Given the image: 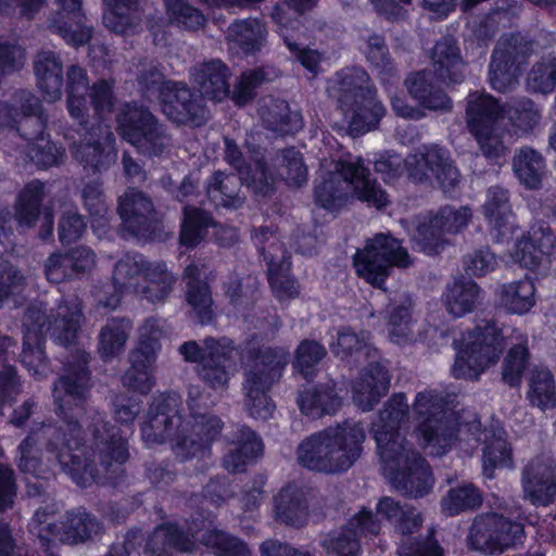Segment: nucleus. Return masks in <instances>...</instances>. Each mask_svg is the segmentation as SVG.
I'll return each mask as SVG.
<instances>
[{"instance_id":"1","label":"nucleus","mask_w":556,"mask_h":556,"mask_svg":"<svg viewBox=\"0 0 556 556\" xmlns=\"http://www.w3.org/2000/svg\"><path fill=\"white\" fill-rule=\"evenodd\" d=\"M90 361L88 352L77 350L55 381L53 396L58 420L42 427L45 450L56 459L76 485L117 488L126 478L123 466L129 459L127 440L116 433L110 434V424L97 413L88 430L96 443H103L99 451V468L96 463L97 453L86 444L80 424L91 389Z\"/></svg>"},{"instance_id":"17","label":"nucleus","mask_w":556,"mask_h":556,"mask_svg":"<svg viewBox=\"0 0 556 556\" xmlns=\"http://www.w3.org/2000/svg\"><path fill=\"white\" fill-rule=\"evenodd\" d=\"M162 112L174 124L202 127L208 118L203 97L185 81H164L159 89Z\"/></svg>"},{"instance_id":"52","label":"nucleus","mask_w":556,"mask_h":556,"mask_svg":"<svg viewBox=\"0 0 556 556\" xmlns=\"http://www.w3.org/2000/svg\"><path fill=\"white\" fill-rule=\"evenodd\" d=\"M186 302L190 307L188 315L195 324L207 326L215 320L214 301L208 282L190 283L186 289Z\"/></svg>"},{"instance_id":"16","label":"nucleus","mask_w":556,"mask_h":556,"mask_svg":"<svg viewBox=\"0 0 556 556\" xmlns=\"http://www.w3.org/2000/svg\"><path fill=\"white\" fill-rule=\"evenodd\" d=\"M181 412L182 399L178 392L165 391L153 396L141 428L144 441L150 444L168 442L174 450L186 422Z\"/></svg>"},{"instance_id":"21","label":"nucleus","mask_w":556,"mask_h":556,"mask_svg":"<svg viewBox=\"0 0 556 556\" xmlns=\"http://www.w3.org/2000/svg\"><path fill=\"white\" fill-rule=\"evenodd\" d=\"M74 159L89 174H102L116 161L115 136L110 126L98 124L87 129V135L72 150Z\"/></svg>"},{"instance_id":"8","label":"nucleus","mask_w":556,"mask_h":556,"mask_svg":"<svg viewBox=\"0 0 556 556\" xmlns=\"http://www.w3.org/2000/svg\"><path fill=\"white\" fill-rule=\"evenodd\" d=\"M375 169L391 180L405 169L408 176L416 180H435L444 190L453 189L459 181V172L454 166L446 150L439 147L426 148L420 154L403 160L399 154L387 153L375 162Z\"/></svg>"},{"instance_id":"41","label":"nucleus","mask_w":556,"mask_h":556,"mask_svg":"<svg viewBox=\"0 0 556 556\" xmlns=\"http://www.w3.org/2000/svg\"><path fill=\"white\" fill-rule=\"evenodd\" d=\"M264 124L282 134L295 132L303 126L302 115L298 110H291L283 100H268L260 111Z\"/></svg>"},{"instance_id":"7","label":"nucleus","mask_w":556,"mask_h":556,"mask_svg":"<svg viewBox=\"0 0 556 556\" xmlns=\"http://www.w3.org/2000/svg\"><path fill=\"white\" fill-rule=\"evenodd\" d=\"M49 518L45 509H37L28 525V531L39 546L51 555L58 544L86 543L103 532L102 522L83 506L67 510L60 523L49 521Z\"/></svg>"},{"instance_id":"19","label":"nucleus","mask_w":556,"mask_h":556,"mask_svg":"<svg viewBox=\"0 0 556 556\" xmlns=\"http://www.w3.org/2000/svg\"><path fill=\"white\" fill-rule=\"evenodd\" d=\"M49 320L46 312L29 305L23 318V328L48 330L55 342L63 346L76 343L80 331L83 311L78 304L59 305L56 314Z\"/></svg>"},{"instance_id":"5","label":"nucleus","mask_w":556,"mask_h":556,"mask_svg":"<svg viewBox=\"0 0 556 556\" xmlns=\"http://www.w3.org/2000/svg\"><path fill=\"white\" fill-rule=\"evenodd\" d=\"M412 421L418 444L431 455L444 454L457 439L468 440L480 429V422L473 418L457 424L456 435L454 413L447 412L443 396L433 390L416 395Z\"/></svg>"},{"instance_id":"42","label":"nucleus","mask_w":556,"mask_h":556,"mask_svg":"<svg viewBox=\"0 0 556 556\" xmlns=\"http://www.w3.org/2000/svg\"><path fill=\"white\" fill-rule=\"evenodd\" d=\"M14 100L18 103L17 128L18 136L22 132L31 131L39 128V134L48 128V114L46 113L41 100L27 90H18L14 93Z\"/></svg>"},{"instance_id":"23","label":"nucleus","mask_w":556,"mask_h":556,"mask_svg":"<svg viewBox=\"0 0 556 556\" xmlns=\"http://www.w3.org/2000/svg\"><path fill=\"white\" fill-rule=\"evenodd\" d=\"M316 2L317 0H281V3L276 5L273 13V18L279 26L280 34L288 49L309 72L317 71L321 60L320 54L315 50L301 48V43L294 40L293 33L299 28L300 22L289 11L301 14L306 10H311Z\"/></svg>"},{"instance_id":"20","label":"nucleus","mask_w":556,"mask_h":556,"mask_svg":"<svg viewBox=\"0 0 556 556\" xmlns=\"http://www.w3.org/2000/svg\"><path fill=\"white\" fill-rule=\"evenodd\" d=\"M471 216V210L467 206H444L418 226L414 238L425 253H438L447 243L446 237L465 229Z\"/></svg>"},{"instance_id":"15","label":"nucleus","mask_w":556,"mask_h":556,"mask_svg":"<svg viewBox=\"0 0 556 556\" xmlns=\"http://www.w3.org/2000/svg\"><path fill=\"white\" fill-rule=\"evenodd\" d=\"M199 393L198 389L189 390L187 404L193 421L185 422L179 440L174 443V453L182 462L208 454L224 426L218 416L201 412Z\"/></svg>"},{"instance_id":"11","label":"nucleus","mask_w":556,"mask_h":556,"mask_svg":"<svg viewBox=\"0 0 556 556\" xmlns=\"http://www.w3.org/2000/svg\"><path fill=\"white\" fill-rule=\"evenodd\" d=\"M179 352L188 363L197 364L199 379L213 390L228 386L236 369L233 342L227 338L206 337L202 345L197 341H186Z\"/></svg>"},{"instance_id":"25","label":"nucleus","mask_w":556,"mask_h":556,"mask_svg":"<svg viewBox=\"0 0 556 556\" xmlns=\"http://www.w3.org/2000/svg\"><path fill=\"white\" fill-rule=\"evenodd\" d=\"M94 265V252L88 247L78 245L50 254L45 264V275L48 281L59 285L81 279Z\"/></svg>"},{"instance_id":"64","label":"nucleus","mask_w":556,"mask_h":556,"mask_svg":"<svg viewBox=\"0 0 556 556\" xmlns=\"http://www.w3.org/2000/svg\"><path fill=\"white\" fill-rule=\"evenodd\" d=\"M144 255L138 252L124 254L114 265L112 280L116 290L128 289L131 280L141 277Z\"/></svg>"},{"instance_id":"9","label":"nucleus","mask_w":556,"mask_h":556,"mask_svg":"<svg viewBox=\"0 0 556 556\" xmlns=\"http://www.w3.org/2000/svg\"><path fill=\"white\" fill-rule=\"evenodd\" d=\"M507 330L498 329L493 321H484L464 333L456 343L453 376L477 379L486 368L496 364L505 346Z\"/></svg>"},{"instance_id":"13","label":"nucleus","mask_w":556,"mask_h":556,"mask_svg":"<svg viewBox=\"0 0 556 556\" xmlns=\"http://www.w3.org/2000/svg\"><path fill=\"white\" fill-rule=\"evenodd\" d=\"M116 124L121 137L144 154L161 156L165 152L166 128L149 108L126 103L116 116Z\"/></svg>"},{"instance_id":"34","label":"nucleus","mask_w":556,"mask_h":556,"mask_svg":"<svg viewBox=\"0 0 556 556\" xmlns=\"http://www.w3.org/2000/svg\"><path fill=\"white\" fill-rule=\"evenodd\" d=\"M89 88L87 71L78 64L68 66L65 83L66 108L70 116L86 129L89 125Z\"/></svg>"},{"instance_id":"6","label":"nucleus","mask_w":556,"mask_h":556,"mask_svg":"<svg viewBox=\"0 0 556 556\" xmlns=\"http://www.w3.org/2000/svg\"><path fill=\"white\" fill-rule=\"evenodd\" d=\"M329 96L337 100L353 136L375 129L386 114V108L370 87L369 77L362 68L338 73L328 85Z\"/></svg>"},{"instance_id":"10","label":"nucleus","mask_w":556,"mask_h":556,"mask_svg":"<svg viewBox=\"0 0 556 556\" xmlns=\"http://www.w3.org/2000/svg\"><path fill=\"white\" fill-rule=\"evenodd\" d=\"M466 122L482 154L498 162L505 156L511 135L504 131V110L491 96L473 92L468 96Z\"/></svg>"},{"instance_id":"46","label":"nucleus","mask_w":556,"mask_h":556,"mask_svg":"<svg viewBox=\"0 0 556 556\" xmlns=\"http://www.w3.org/2000/svg\"><path fill=\"white\" fill-rule=\"evenodd\" d=\"M480 301V289L473 281H455L447 287L443 302L446 311L455 316L463 317L472 312Z\"/></svg>"},{"instance_id":"50","label":"nucleus","mask_w":556,"mask_h":556,"mask_svg":"<svg viewBox=\"0 0 556 556\" xmlns=\"http://www.w3.org/2000/svg\"><path fill=\"white\" fill-rule=\"evenodd\" d=\"M500 300L510 313L525 314L535 304L534 285L528 278L504 283L500 289Z\"/></svg>"},{"instance_id":"22","label":"nucleus","mask_w":556,"mask_h":556,"mask_svg":"<svg viewBox=\"0 0 556 556\" xmlns=\"http://www.w3.org/2000/svg\"><path fill=\"white\" fill-rule=\"evenodd\" d=\"M508 252L514 262L531 270L539 269L547 254L556 244V238L544 224H535L527 232L517 231L504 243L509 244Z\"/></svg>"},{"instance_id":"55","label":"nucleus","mask_w":556,"mask_h":556,"mask_svg":"<svg viewBox=\"0 0 556 556\" xmlns=\"http://www.w3.org/2000/svg\"><path fill=\"white\" fill-rule=\"evenodd\" d=\"M330 349L341 359L354 357L356 362L366 359L371 353L368 336L366 333L358 336L350 328L338 330L337 340L330 343Z\"/></svg>"},{"instance_id":"59","label":"nucleus","mask_w":556,"mask_h":556,"mask_svg":"<svg viewBox=\"0 0 556 556\" xmlns=\"http://www.w3.org/2000/svg\"><path fill=\"white\" fill-rule=\"evenodd\" d=\"M482 503V496L472 484L451 489L442 500V509L448 516L458 515L467 509H475Z\"/></svg>"},{"instance_id":"18","label":"nucleus","mask_w":556,"mask_h":556,"mask_svg":"<svg viewBox=\"0 0 556 556\" xmlns=\"http://www.w3.org/2000/svg\"><path fill=\"white\" fill-rule=\"evenodd\" d=\"M523 536V528L497 514L477 516L467 541L470 548L485 555L501 554L516 545Z\"/></svg>"},{"instance_id":"12","label":"nucleus","mask_w":556,"mask_h":556,"mask_svg":"<svg viewBox=\"0 0 556 556\" xmlns=\"http://www.w3.org/2000/svg\"><path fill=\"white\" fill-rule=\"evenodd\" d=\"M410 264L412 260L401 242L382 233L367 240L353 257L356 275L376 288L384 285L392 267L405 268Z\"/></svg>"},{"instance_id":"44","label":"nucleus","mask_w":556,"mask_h":556,"mask_svg":"<svg viewBox=\"0 0 556 556\" xmlns=\"http://www.w3.org/2000/svg\"><path fill=\"white\" fill-rule=\"evenodd\" d=\"M131 321L126 317L109 318L99 334L98 351L103 359H111L123 352Z\"/></svg>"},{"instance_id":"26","label":"nucleus","mask_w":556,"mask_h":556,"mask_svg":"<svg viewBox=\"0 0 556 556\" xmlns=\"http://www.w3.org/2000/svg\"><path fill=\"white\" fill-rule=\"evenodd\" d=\"M525 498L534 505L546 506L556 497V464L547 456L531 459L522 472Z\"/></svg>"},{"instance_id":"57","label":"nucleus","mask_w":556,"mask_h":556,"mask_svg":"<svg viewBox=\"0 0 556 556\" xmlns=\"http://www.w3.org/2000/svg\"><path fill=\"white\" fill-rule=\"evenodd\" d=\"M277 517L292 526H300L307 515L306 504L296 488L289 485L282 489L275 498Z\"/></svg>"},{"instance_id":"3","label":"nucleus","mask_w":556,"mask_h":556,"mask_svg":"<svg viewBox=\"0 0 556 556\" xmlns=\"http://www.w3.org/2000/svg\"><path fill=\"white\" fill-rule=\"evenodd\" d=\"M366 434L359 422L345 421L316 432L298 450L300 464L311 470L339 473L350 469L361 457Z\"/></svg>"},{"instance_id":"54","label":"nucleus","mask_w":556,"mask_h":556,"mask_svg":"<svg viewBox=\"0 0 556 556\" xmlns=\"http://www.w3.org/2000/svg\"><path fill=\"white\" fill-rule=\"evenodd\" d=\"M528 399L541 409L556 405V386L552 372L545 367L532 369L529 379Z\"/></svg>"},{"instance_id":"62","label":"nucleus","mask_w":556,"mask_h":556,"mask_svg":"<svg viewBox=\"0 0 556 556\" xmlns=\"http://www.w3.org/2000/svg\"><path fill=\"white\" fill-rule=\"evenodd\" d=\"M278 175L292 187H301L307 181V167L301 153L293 148L283 150L277 157Z\"/></svg>"},{"instance_id":"35","label":"nucleus","mask_w":556,"mask_h":556,"mask_svg":"<svg viewBox=\"0 0 556 556\" xmlns=\"http://www.w3.org/2000/svg\"><path fill=\"white\" fill-rule=\"evenodd\" d=\"M37 86L47 102L62 98L64 72L61 59L51 51L39 53L34 62Z\"/></svg>"},{"instance_id":"63","label":"nucleus","mask_w":556,"mask_h":556,"mask_svg":"<svg viewBox=\"0 0 556 556\" xmlns=\"http://www.w3.org/2000/svg\"><path fill=\"white\" fill-rule=\"evenodd\" d=\"M377 514L392 522L402 533L418 528L422 520L415 510H404L390 497L382 498L377 506Z\"/></svg>"},{"instance_id":"58","label":"nucleus","mask_w":556,"mask_h":556,"mask_svg":"<svg viewBox=\"0 0 556 556\" xmlns=\"http://www.w3.org/2000/svg\"><path fill=\"white\" fill-rule=\"evenodd\" d=\"M177 469L170 460L151 462L146 465V478L159 492L170 494L172 498H188V492L173 488L177 479Z\"/></svg>"},{"instance_id":"29","label":"nucleus","mask_w":556,"mask_h":556,"mask_svg":"<svg viewBox=\"0 0 556 556\" xmlns=\"http://www.w3.org/2000/svg\"><path fill=\"white\" fill-rule=\"evenodd\" d=\"M192 535L177 521H164L155 526L146 539L143 552L148 556H174L194 552Z\"/></svg>"},{"instance_id":"47","label":"nucleus","mask_w":556,"mask_h":556,"mask_svg":"<svg viewBox=\"0 0 556 556\" xmlns=\"http://www.w3.org/2000/svg\"><path fill=\"white\" fill-rule=\"evenodd\" d=\"M141 277L147 282L142 293L152 303L163 302L173 289L174 279L164 262L150 263L144 258Z\"/></svg>"},{"instance_id":"60","label":"nucleus","mask_w":556,"mask_h":556,"mask_svg":"<svg viewBox=\"0 0 556 556\" xmlns=\"http://www.w3.org/2000/svg\"><path fill=\"white\" fill-rule=\"evenodd\" d=\"M200 543L215 556H243V540L224 530H205L200 536Z\"/></svg>"},{"instance_id":"53","label":"nucleus","mask_w":556,"mask_h":556,"mask_svg":"<svg viewBox=\"0 0 556 556\" xmlns=\"http://www.w3.org/2000/svg\"><path fill=\"white\" fill-rule=\"evenodd\" d=\"M490 83L497 91H507L517 83V68L514 67L511 52L500 42L490 64Z\"/></svg>"},{"instance_id":"49","label":"nucleus","mask_w":556,"mask_h":556,"mask_svg":"<svg viewBox=\"0 0 556 556\" xmlns=\"http://www.w3.org/2000/svg\"><path fill=\"white\" fill-rule=\"evenodd\" d=\"M483 435V473L488 478H493L496 468L511 465V450L503 430L484 431Z\"/></svg>"},{"instance_id":"32","label":"nucleus","mask_w":556,"mask_h":556,"mask_svg":"<svg viewBox=\"0 0 556 556\" xmlns=\"http://www.w3.org/2000/svg\"><path fill=\"white\" fill-rule=\"evenodd\" d=\"M390 377L380 364H371L362 370L352 384V399L354 404L364 412L372 407L384 396L389 390Z\"/></svg>"},{"instance_id":"51","label":"nucleus","mask_w":556,"mask_h":556,"mask_svg":"<svg viewBox=\"0 0 556 556\" xmlns=\"http://www.w3.org/2000/svg\"><path fill=\"white\" fill-rule=\"evenodd\" d=\"M513 166L519 181L527 188L535 189L541 185L545 164L538 151L531 148L518 150L515 153Z\"/></svg>"},{"instance_id":"45","label":"nucleus","mask_w":556,"mask_h":556,"mask_svg":"<svg viewBox=\"0 0 556 556\" xmlns=\"http://www.w3.org/2000/svg\"><path fill=\"white\" fill-rule=\"evenodd\" d=\"M290 263L285 254L281 257L270 254L268 260V280L275 298L279 302H286L296 298L300 286L290 276Z\"/></svg>"},{"instance_id":"28","label":"nucleus","mask_w":556,"mask_h":556,"mask_svg":"<svg viewBox=\"0 0 556 556\" xmlns=\"http://www.w3.org/2000/svg\"><path fill=\"white\" fill-rule=\"evenodd\" d=\"M380 522L367 510H361L350 520L349 526L340 531L328 533L320 542L328 554L337 556H358V533L377 534Z\"/></svg>"},{"instance_id":"2","label":"nucleus","mask_w":556,"mask_h":556,"mask_svg":"<svg viewBox=\"0 0 556 556\" xmlns=\"http://www.w3.org/2000/svg\"><path fill=\"white\" fill-rule=\"evenodd\" d=\"M408 420V403L404 394H394L372 422L371 432L383 464L386 476L393 485L414 497L422 496L432 486L429 466L401 438L399 429Z\"/></svg>"},{"instance_id":"48","label":"nucleus","mask_w":556,"mask_h":556,"mask_svg":"<svg viewBox=\"0 0 556 556\" xmlns=\"http://www.w3.org/2000/svg\"><path fill=\"white\" fill-rule=\"evenodd\" d=\"M299 406L303 414L319 418L327 414H334L341 406V397L332 387L312 388L300 395Z\"/></svg>"},{"instance_id":"30","label":"nucleus","mask_w":556,"mask_h":556,"mask_svg":"<svg viewBox=\"0 0 556 556\" xmlns=\"http://www.w3.org/2000/svg\"><path fill=\"white\" fill-rule=\"evenodd\" d=\"M483 214L489 222L490 233L496 242L508 241L517 231L515 216L506 190L493 187L486 194Z\"/></svg>"},{"instance_id":"56","label":"nucleus","mask_w":556,"mask_h":556,"mask_svg":"<svg viewBox=\"0 0 556 556\" xmlns=\"http://www.w3.org/2000/svg\"><path fill=\"white\" fill-rule=\"evenodd\" d=\"M412 300L406 295L392 304L389 317V337L396 344H403L413 337L414 320L412 317Z\"/></svg>"},{"instance_id":"33","label":"nucleus","mask_w":556,"mask_h":556,"mask_svg":"<svg viewBox=\"0 0 556 556\" xmlns=\"http://www.w3.org/2000/svg\"><path fill=\"white\" fill-rule=\"evenodd\" d=\"M231 73L229 67L219 59H213L200 64L193 73V83L203 99L222 102L230 96Z\"/></svg>"},{"instance_id":"24","label":"nucleus","mask_w":556,"mask_h":556,"mask_svg":"<svg viewBox=\"0 0 556 556\" xmlns=\"http://www.w3.org/2000/svg\"><path fill=\"white\" fill-rule=\"evenodd\" d=\"M287 363L285 352L278 353L269 349L260 352L253 359L254 376L262 384V389H250L248 396L251 403L245 402V406L249 405L250 414L254 418L265 419L271 414L273 405L265 393V388L280 377Z\"/></svg>"},{"instance_id":"61","label":"nucleus","mask_w":556,"mask_h":556,"mask_svg":"<svg viewBox=\"0 0 556 556\" xmlns=\"http://www.w3.org/2000/svg\"><path fill=\"white\" fill-rule=\"evenodd\" d=\"M106 7L103 23L115 34H124L130 26V12L138 9L139 0H103Z\"/></svg>"},{"instance_id":"4","label":"nucleus","mask_w":556,"mask_h":556,"mask_svg":"<svg viewBox=\"0 0 556 556\" xmlns=\"http://www.w3.org/2000/svg\"><path fill=\"white\" fill-rule=\"evenodd\" d=\"M350 195L378 208L389 202L387 193L369 178L361 159L356 161H323L315 187L317 203L327 208L340 207Z\"/></svg>"},{"instance_id":"40","label":"nucleus","mask_w":556,"mask_h":556,"mask_svg":"<svg viewBox=\"0 0 556 556\" xmlns=\"http://www.w3.org/2000/svg\"><path fill=\"white\" fill-rule=\"evenodd\" d=\"M432 62L438 78L443 83H459L464 79V64L452 39L445 38L435 45Z\"/></svg>"},{"instance_id":"36","label":"nucleus","mask_w":556,"mask_h":556,"mask_svg":"<svg viewBox=\"0 0 556 556\" xmlns=\"http://www.w3.org/2000/svg\"><path fill=\"white\" fill-rule=\"evenodd\" d=\"M46 185L39 179L28 181L18 192L14 204V219L18 228L31 229L42 213Z\"/></svg>"},{"instance_id":"27","label":"nucleus","mask_w":556,"mask_h":556,"mask_svg":"<svg viewBox=\"0 0 556 556\" xmlns=\"http://www.w3.org/2000/svg\"><path fill=\"white\" fill-rule=\"evenodd\" d=\"M160 342L151 336L142 337L130 353V367L122 377L123 384L137 395H147L154 386L152 368Z\"/></svg>"},{"instance_id":"43","label":"nucleus","mask_w":556,"mask_h":556,"mask_svg":"<svg viewBox=\"0 0 556 556\" xmlns=\"http://www.w3.org/2000/svg\"><path fill=\"white\" fill-rule=\"evenodd\" d=\"M405 84L410 96L424 108L442 111L451 108L450 99L434 88L430 72L415 73L405 80Z\"/></svg>"},{"instance_id":"37","label":"nucleus","mask_w":556,"mask_h":556,"mask_svg":"<svg viewBox=\"0 0 556 556\" xmlns=\"http://www.w3.org/2000/svg\"><path fill=\"white\" fill-rule=\"evenodd\" d=\"M243 186V173L225 174L216 170L207 180L206 194L216 207L238 208L242 204L239 195Z\"/></svg>"},{"instance_id":"31","label":"nucleus","mask_w":556,"mask_h":556,"mask_svg":"<svg viewBox=\"0 0 556 556\" xmlns=\"http://www.w3.org/2000/svg\"><path fill=\"white\" fill-rule=\"evenodd\" d=\"M60 8L52 20V27L68 45L80 47L91 38V29L85 25L81 0H56Z\"/></svg>"},{"instance_id":"38","label":"nucleus","mask_w":556,"mask_h":556,"mask_svg":"<svg viewBox=\"0 0 556 556\" xmlns=\"http://www.w3.org/2000/svg\"><path fill=\"white\" fill-rule=\"evenodd\" d=\"M27 142V156L38 168L47 169L59 163L64 153L62 146L51 140L48 128L39 134V128L22 132L20 136Z\"/></svg>"},{"instance_id":"14","label":"nucleus","mask_w":556,"mask_h":556,"mask_svg":"<svg viewBox=\"0 0 556 556\" xmlns=\"http://www.w3.org/2000/svg\"><path fill=\"white\" fill-rule=\"evenodd\" d=\"M121 231L125 239L152 242L161 239L163 220L152 199L143 191L129 188L117 201Z\"/></svg>"},{"instance_id":"39","label":"nucleus","mask_w":556,"mask_h":556,"mask_svg":"<svg viewBox=\"0 0 556 556\" xmlns=\"http://www.w3.org/2000/svg\"><path fill=\"white\" fill-rule=\"evenodd\" d=\"M213 226L214 219L210 212L197 206L186 205L182 211L179 244L188 250L197 248Z\"/></svg>"}]
</instances>
